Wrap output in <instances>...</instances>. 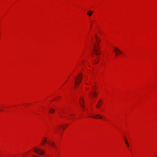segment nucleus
<instances>
[{
	"label": "nucleus",
	"mask_w": 157,
	"mask_h": 157,
	"mask_svg": "<svg viewBox=\"0 0 157 157\" xmlns=\"http://www.w3.org/2000/svg\"><path fill=\"white\" fill-rule=\"evenodd\" d=\"M89 94L90 96L92 98V95H93L94 97H96L97 95L96 92L94 91V92H92L91 93L90 92H89Z\"/></svg>",
	"instance_id": "6"
},
{
	"label": "nucleus",
	"mask_w": 157,
	"mask_h": 157,
	"mask_svg": "<svg viewBox=\"0 0 157 157\" xmlns=\"http://www.w3.org/2000/svg\"><path fill=\"white\" fill-rule=\"evenodd\" d=\"M32 156H33V157H38V156H36L34 155H32Z\"/></svg>",
	"instance_id": "15"
},
{
	"label": "nucleus",
	"mask_w": 157,
	"mask_h": 157,
	"mask_svg": "<svg viewBox=\"0 0 157 157\" xmlns=\"http://www.w3.org/2000/svg\"><path fill=\"white\" fill-rule=\"evenodd\" d=\"M93 13V11L91 10H89L87 13V14L89 16H91Z\"/></svg>",
	"instance_id": "11"
},
{
	"label": "nucleus",
	"mask_w": 157,
	"mask_h": 157,
	"mask_svg": "<svg viewBox=\"0 0 157 157\" xmlns=\"http://www.w3.org/2000/svg\"><path fill=\"white\" fill-rule=\"evenodd\" d=\"M91 117L96 118H99L100 119H102V116L100 115L99 114H96L95 115V116H93Z\"/></svg>",
	"instance_id": "7"
},
{
	"label": "nucleus",
	"mask_w": 157,
	"mask_h": 157,
	"mask_svg": "<svg viewBox=\"0 0 157 157\" xmlns=\"http://www.w3.org/2000/svg\"><path fill=\"white\" fill-rule=\"evenodd\" d=\"M60 128H62L63 129H65L66 128H64L63 126L62 125H59L58 126L56 127V132H57L58 130H60Z\"/></svg>",
	"instance_id": "8"
},
{
	"label": "nucleus",
	"mask_w": 157,
	"mask_h": 157,
	"mask_svg": "<svg viewBox=\"0 0 157 157\" xmlns=\"http://www.w3.org/2000/svg\"><path fill=\"white\" fill-rule=\"evenodd\" d=\"M79 103L81 105L82 109L84 110V105L83 104V100L82 98H81L79 100Z\"/></svg>",
	"instance_id": "5"
},
{
	"label": "nucleus",
	"mask_w": 157,
	"mask_h": 157,
	"mask_svg": "<svg viewBox=\"0 0 157 157\" xmlns=\"http://www.w3.org/2000/svg\"><path fill=\"white\" fill-rule=\"evenodd\" d=\"M33 150L35 152L40 155H43L44 154V151L42 149H40L36 148H33Z\"/></svg>",
	"instance_id": "3"
},
{
	"label": "nucleus",
	"mask_w": 157,
	"mask_h": 157,
	"mask_svg": "<svg viewBox=\"0 0 157 157\" xmlns=\"http://www.w3.org/2000/svg\"><path fill=\"white\" fill-rule=\"evenodd\" d=\"M82 77L81 74H79L78 76L76 77L75 79V85H78L80 83L82 80Z\"/></svg>",
	"instance_id": "2"
},
{
	"label": "nucleus",
	"mask_w": 157,
	"mask_h": 157,
	"mask_svg": "<svg viewBox=\"0 0 157 157\" xmlns=\"http://www.w3.org/2000/svg\"><path fill=\"white\" fill-rule=\"evenodd\" d=\"M126 145L128 147L129 145L128 144V143H126Z\"/></svg>",
	"instance_id": "16"
},
{
	"label": "nucleus",
	"mask_w": 157,
	"mask_h": 157,
	"mask_svg": "<svg viewBox=\"0 0 157 157\" xmlns=\"http://www.w3.org/2000/svg\"><path fill=\"white\" fill-rule=\"evenodd\" d=\"M95 38L96 41L94 43L93 48V52L94 55H93V57L95 58L96 60H94L95 64L98 63L99 61V55L101 53V51L100 50V45L101 40L98 36L96 34L95 35Z\"/></svg>",
	"instance_id": "1"
},
{
	"label": "nucleus",
	"mask_w": 157,
	"mask_h": 157,
	"mask_svg": "<svg viewBox=\"0 0 157 157\" xmlns=\"http://www.w3.org/2000/svg\"><path fill=\"white\" fill-rule=\"evenodd\" d=\"M47 142V140L46 138H44V139L42 141V143L41 144L42 145H43L44 144H45Z\"/></svg>",
	"instance_id": "12"
},
{
	"label": "nucleus",
	"mask_w": 157,
	"mask_h": 157,
	"mask_svg": "<svg viewBox=\"0 0 157 157\" xmlns=\"http://www.w3.org/2000/svg\"><path fill=\"white\" fill-rule=\"evenodd\" d=\"M70 115L71 116H74L75 115H73V114H71Z\"/></svg>",
	"instance_id": "17"
},
{
	"label": "nucleus",
	"mask_w": 157,
	"mask_h": 157,
	"mask_svg": "<svg viewBox=\"0 0 157 157\" xmlns=\"http://www.w3.org/2000/svg\"><path fill=\"white\" fill-rule=\"evenodd\" d=\"M114 52L116 53V56L119 55L120 54H122V52L118 49L117 48H114Z\"/></svg>",
	"instance_id": "4"
},
{
	"label": "nucleus",
	"mask_w": 157,
	"mask_h": 157,
	"mask_svg": "<svg viewBox=\"0 0 157 157\" xmlns=\"http://www.w3.org/2000/svg\"><path fill=\"white\" fill-rule=\"evenodd\" d=\"M102 101L101 100H99V101H98V104H97L96 105V107L97 108H99L100 107L101 105L102 104Z\"/></svg>",
	"instance_id": "10"
},
{
	"label": "nucleus",
	"mask_w": 157,
	"mask_h": 157,
	"mask_svg": "<svg viewBox=\"0 0 157 157\" xmlns=\"http://www.w3.org/2000/svg\"><path fill=\"white\" fill-rule=\"evenodd\" d=\"M48 144L49 145L52 146V147H53L54 148H55L56 149H57L56 148V145H55L54 143L52 141H50L48 142Z\"/></svg>",
	"instance_id": "9"
},
{
	"label": "nucleus",
	"mask_w": 157,
	"mask_h": 157,
	"mask_svg": "<svg viewBox=\"0 0 157 157\" xmlns=\"http://www.w3.org/2000/svg\"><path fill=\"white\" fill-rule=\"evenodd\" d=\"M49 111L50 113H51V114H52L55 112V111L53 109L50 108L49 109Z\"/></svg>",
	"instance_id": "13"
},
{
	"label": "nucleus",
	"mask_w": 157,
	"mask_h": 157,
	"mask_svg": "<svg viewBox=\"0 0 157 157\" xmlns=\"http://www.w3.org/2000/svg\"><path fill=\"white\" fill-rule=\"evenodd\" d=\"M124 141H125L126 144L127 143H127V140L126 139V138L124 137Z\"/></svg>",
	"instance_id": "14"
}]
</instances>
